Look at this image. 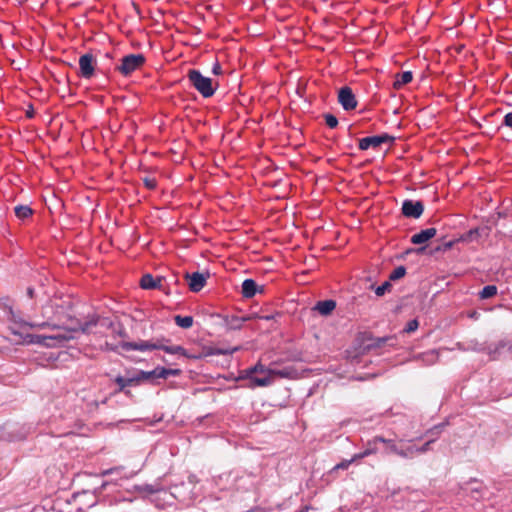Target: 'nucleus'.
<instances>
[{"label":"nucleus","instance_id":"nucleus-25","mask_svg":"<svg viewBox=\"0 0 512 512\" xmlns=\"http://www.w3.org/2000/svg\"><path fill=\"white\" fill-rule=\"evenodd\" d=\"M174 321L175 323L181 327V328H184V329H189L192 327L193 325V317L192 316H181V315H176L174 317Z\"/></svg>","mask_w":512,"mask_h":512},{"label":"nucleus","instance_id":"nucleus-1","mask_svg":"<svg viewBox=\"0 0 512 512\" xmlns=\"http://www.w3.org/2000/svg\"><path fill=\"white\" fill-rule=\"evenodd\" d=\"M55 318L53 322L34 323V327L51 326L58 332L51 335L34 334V344H42L46 346H55L65 341H69L76 337V333H88L93 326L100 324L101 326L113 327L112 322L101 320L96 315H91L85 322L80 321L74 315L72 303L69 299L54 297Z\"/></svg>","mask_w":512,"mask_h":512},{"label":"nucleus","instance_id":"nucleus-32","mask_svg":"<svg viewBox=\"0 0 512 512\" xmlns=\"http://www.w3.org/2000/svg\"><path fill=\"white\" fill-rule=\"evenodd\" d=\"M181 373L179 369H170V368H164L160 367V377L163 379H166L168 376H177Z\"/></svg>","mask_w":512,"mask_h":512},{"label":"nucleus","instance_id":"nucleus-30","mask_svg":"<svg viewBox=\"0 0 512 512\" xmlns=\"http://www.w3.org/2000/svg\"><path fill=\"white\" fill-rule=\"evenodd\" d=\"M406 274V268L404 266H398L396 267L390 274L389 280L395 281L398 279H401Z\"/></svg>","mask_w":512,"mask_h":512},{"label":"nucleus","instance_id":"nucleus-14","mask_svg":"<svg viewBox=\"0 0 512 512\" xmlns=\"http://www.w3.org/2000/svg\"><path fill=\"white\" fill-rule=\"evenodd\" d=\"M160 367L155 368L152 371H135L134 377L137 379V385L141 384L142 382L152 380L154 378H161L160 375Z\"/></svg>","mask_w":512,"mask_h":512},{"label":"nucleus","instance_id":"nucleus-5","mask_svg":"<svg viewBox=\"0 0 512 512\" xmlns=\"http://www.w3.org/2000/svg\"><path fill=\"white\" fill-rule=\"evenodd\" d=\"M145 63V57L142 54H129L121 59V64L117 70L124 76H128L134 71L140 69Z\"/></svg>","mask_w":512,"mask_h":512},{"label":"nucleus","instance_id":"nucleus-27","mask_svg":"<svg viewBox=\"0 0 512 512\" xmlns=\"http://www.w3.org/2000/svg\"><path fill=\"white\" fill-rule=\"evenodd\" d=\"M497 294V287L495 285L485 286L479 293L481 299H488Z\"/></svg>","mask_w":512,"mask_h":512},{"label":"nucleus","instance_id":"nucleus-17","mask_svg":"<svg viewBox=\"0 0 512 512\" xmlns=\"http://www.w3.org/2000/svg\"><path fill=\"white\" fill-rule=\"evenodd\" d=\"M336 308L334 300H324L316 303L314 310L318 311L321 315L327 316Z\"/></svg>","mask_w":512,"mask_h":512},{"label":"nucleus","instance_id":"nucleus-4","mask_svg":"<svg viewBox=\"0 0 512 512\" xmlns=\"http://www.w3.org/2000/svg\"><path fill=\"white\" fill-rule=\"evenodd\" d=\"M187 78L191 85L204 97H212L218 87V82L209 77H205L200 71L191 69L187 73Z\"/></svg>","mask_w":512,"mask_h":512},{"label":"nucleus","instance_id":"nucleus-33","mask_svg":"<svg viewBox=\"0 0 512 512\" xmlns=\"http://www.w3.org/2000/svg\"><path fill=\"white\" fill-rule=\"evenodd\" d=\"M324 118H325V123H326V125L329 128L334 129V128L337 127L338 119L334 115H332V114H325Z\"/></svg>","mask_w":512,"mask_h":512},{"label":"nucleus","instance_id":"nucleus-6","mask_svg":"<svg viewBox=\"0 0 512 512\" xmlns=\"http://www.w3.org/2000/svg\"><path fill=\"white\" fill-rule=\"evenodd\" d=\"M394 140H395V137L390 136L389 134H386V133L381 134V135L364 137L359 140V149L367 150L370 147L377 148L384 143H393Z\"/></svg>","mask_w":512,"mask_h":512},{"label":"nucleus","instance_id":"nucleus-13","mask_svg":"<svg viewBox=\"0 0 512 512\" xmlns=\"http://www.w3.org/2000/svg\"><path fill=\"white\" fill-rule=\"evenodd\" d=\"M437 233V230L435 228H428L425 230H421L419 233L414 234L411 237V242L413 244H423L433 238Z\"/></svg>","mask_w":512,"mask_h":512},{"label":"nucleus","instance_id":"nucleus-9","mask_svg":"<svg viewBox=\"0 0 512 512\" xmlns=\"http://www.w3.org/2000/svg\"><path fill=\"white\" fill-rule=\"evenodd\" d=\"M118 386L116 392H124L126 395H131V391L126 388L129 386H137V379H135L134 374L130 373V370L127 371V376L123 377L121 375H117L112 379Z\"/></svg>","mask_w":512,"mask_h":512},{"label":"nucleus","instance_id":"nucleus-24","mask_svg":"<svg viewBox=\"0 0 512 512\" xmlns=\"http://www.w3.org/2000/svg\"><path fill=\"white\" fill-rule=\"evenodd\" d=\"M164 490L163 486L159 482L154 484H143L138 486V491L146 494H155Z\"/></svg>","mask_w":512,"mask_h":512},{"label":"nucleus","instance_id":"nucleus-44","mask_svg":"<svg viewBox=\"0 0 512 512\" xmlns=\"http://www.w3.org/2000/svg\"><path fill=\"white\" fill-rule=\"evenodd\" d=\"M212 72L213 74L215 75H220L222 73V68L220 66L219 63H216L214 66H213V69H212Z\"/></svg>","mask_w":512,"mask_h":512},{"label":"nucleus","instance_id":"nucleus-22","mask_svg":"<svg viewBox=\"0 0 512 512\" xmlns=\"http://www.w3.org/2000/svg\"><path fill=\"white\" fill-rule=\"evenodd\" d=\"M55 309L54 298L50 299L49 303L42 307V314L46 319L45 322H53V319L55 318Z\"/></svg>","mask_w":512,"mask_h":512},{"label":"nucleus","instance_id":"nucleus-51","mask_svg":"<svg viewBox=\"0 0 512 512\" xmlns=\"http://www.w3.org/2000/svg\"><path fill=\"white\" fill-rule=\"evenodd\" d=\"M25 436H26L25 434H22L20 436H16L14 439L20 440V439L24 438Z\"/></svg>","mask_w":512,"mask_h":512},{"label":"nucleus","instance_id":"nucleus-20","mask_svg":"<svg viewBox=\"0 0 512 512\" xmlns=\"http://www.w3.org/2000/svg\"><path fill=\"white\" fill-rule=\"evenodd\" d=\"M413 79V75L411 71H405L403 73H399L396 75V80L394 82V88L399 89L403 85L410 83Z\"/></svg>","mask_w":512,"mask_h":512},{"label":"nucleus","instance_id":"nucleus-15","mask_svg":"<svg viewBox=\"0 0 512 512\" xmlns=\"http://www.w3.org/2000/svg\"><path fill=\"white\" fill-rule=\"evenodd\" d=\"M162 278H154L151 274H145L140 279V286L143 289L162 288Z\"/></svg>","mask_w":512,"mask_h":512},{"label":"nucleus","instance_id":"nucleus-40","mask_svg":"<svg viewBox=\"0 0 512 512\" xmlns=\"http://www.w3.org/2000/svg\"><path fill=\"white\" fill-rule=\"evenodd\" d=\"M118 345H114L106 341L100 349L103 351H117Z\"/></svg>","mask_w":512,"mask_h":512},{"label":"nucleus","instance_id":"nucleus-2","mask_svg":"<svg viewBox=\"0 0 512 512\" xmlns=\"http://www.w3.org/2000/svg\"><path fill=\"white\" fill-rule=\"evenodd\" d=\"M9 330L11 336L9 340L15 344L32 343V324L23 319L19 312L10 309V325Z\"/></svg>","mask_w":512,"mask_h":512},{"label":"nucleus","instance_id":"nucleus-19","mask_svg":"<svg viewBox=\"0 0 512 512\" xmlns=\"http://www.w3.org/2000/svg\"><path fill=\"white\" fill-rule=\"evenodd\" d=\"M268 374L272 377V381L275 377L292 379L296 375V370L292 368L270 369Z\"/></svg>","mask_w":512,"mask_h":512},{"label":"nucleus","instance_id":"nucleus-46","mask_svg":"<svg viewBox=\"0 0 512 512\" xmlns=\"http://www.w3.org/2000/svg\"><path fill=\"white\" fill-rule=\"evenodd\" d=\"M26 115L28 118H32V103L27 105Z\"/></svg>","mask_w":512,"mask_h":512},{"label":"nucleus","instance_id":"nucleus-39","mask_svg":"<svg viewBox=\"0 0 512 512\" xmlns=\"http://www.w3.org/2000/svg\"><path fill=\"white\" fill-rule=\"evenodd\" d=\"M355 461L356 460L354 459V456H353L350 460H344L341 463L337 464L333 469L334 470L347 469Z\"/></svg>","mask_w":512,"mask_h":512},{"label":"nucleus","instance_id":"nucleus-21","mask_svg":"<svg viewBox=\"0 0 512 512\" xmlns=\"http://www.w3.org/2000/svg\"><path fill=\"white\" fill-rule=\"evenodd\" d=\"M249 379H250L249 387H251V388L256 387V386L265 387V386H269L270 384H272V377L269 374H267L264 377L250 376Z\"/></svg>","mask_w":512,"mask_h":512},{"label":"nucleus","instance_id":"nucleus-47","mask_svg":"<svg viewBox=\"0 0 512 512\" xmlns=\"http://www.w3.org/2000/svg\"><path fill=\"white\" fill-rule=\"evenodd\" d=\"M44 281H46V282L49 281V277L45 273L41 274V278L39 279V282L41 283V285H44Z\"/></svg>","mask_w":512,"mask_h":512},{"label":"nucleus","instance_id":"nucleus-31","mask_svg":"<svg viewBox=\"0 0 512 512\" xmlns=\"http://www.w3.org/2000/svg\"><path fill=\"white\" fill-rule=\"evenodd\" d=\"M268 370L264 365L258 363L254 367L245 370L247 377H250L254 373H265L268 374Z\"/></svg>","mask_w":512,"mask_h":512},{"label":"nucleus","instance_id":"nucleus-3","mask_svg":"<svg viewBox=\"0 0 512 512\" xmlns=\"http://www.w3.org/2000/svg\"><path fill=\"white\" fill-rule=\"evenodd\" d=\"M119 346L126 351H152V350H163L169 354H180L187 356L186 350L179 345L166 346L153 341L140 340L138 342H126L123 341Z\"/></svg>","mask_w":512,"mask_h":512},{"label":"nucleus","instance_id":"nucleus-16","mask_svg":"<svg viewBox=\"0 0 512 512\" xmlns=\"http://www.w3.org/2000/svg\"><path fill=\"white\" fill-rule=\"evenodd\" d=\"M258 291V285L253 279H245L242 283V295L245 298H252Z\"/></svg>","mask_w":512,"mask_h":512},{"label":"nucleus","instance_id":"nucleus-12","mask_svg":"<svg viewBox=\"0 0 512 512\" xmlns=\"http://www.w3.org/2000/svg\"><path fill=\"white\" fill-rule=\"evenodd\" d=\"M377 443H383L387 446V453L395 454V455H405L404 453L400 452V448L397 446V444L391 440L386 439L382 436H375L372 440L369 441V446L377 445Z\"/></svg>","mask_w":512,"mask_h":512},{"label":"nucleus","instance_id":"nucleus-49","mask_svg":"<svg viewBox=\"0 0 512 512\" xmlns=\"http://www.w3.org/2000/svg\"><path fill=\"white\" fill-rule=\"evenodd\" d=\"M27 295L32 298V287L27 288Z\"/></svg>","mask_w":512,"mask_h":512},{"label":"nucleus","instance_id":"nucleus-35","mask_svg":"<svg viewBox=\"0 0 512 512\" xmlns=\"http://www.w3.org/2000/svg\"><path fill=\"white\" fill-rule=\"evenodd\" d=\"M418 327H419L418 320L417 319H413V320H410L406 324L403 332H405V333H412V332L416 331L418 329Z\"/></svg>","mask_w":512,"mask_h":512},{"label":"nucleus","instance_id":"nucleus-41","mask_svg":"<svg viewBox=\"0 0 512 512\" xmlns=\"http://www.w3.org/2000/svg\"><path fill=\"white\" fill-rule=\"evenodd\" d=\"M432 442H433V440H429L423 446L418 447L416 449L417 453L423 454V453L427 452L430 449V445H431Z\"/></svg>","mask_w":512,"mask_h":512},{"label":"nucleus","instance_id":"nucleus-8","mask_svg":"<svg viewBox=\"0 0 512 512\" xmlns=\"http://www.w3.org/2000/svg\"><path fill=\"white\" fill-rule=\"evenodd\" d=\"M338 102L341 104L344 110L349 111L357 107V100L353 91L350 87L345 86L339 90Z\"/></svg>","mask_w":512,"mask_h":512},{"label":"nucleus","instance_id":"nucleus-50","mask_svg":"<svg viewBox=\"0 0 512 512\" xmlns=\"http://www.w3.org/2000/svg\"><path fill=\"white\" fill-rule=\"evenodd\" d=\"M454 242H448L445 244V248H451Z\"/></svg>","mask_w":512,"mask_h":512},{"label":"nucleus","instance_id":"nucleus-36","mask_svg":"<svg viewBox=\"0 0 512 512\" xmlns=\"http://www.w3.org/2000/svg\"><path fill=\"white\" fill-rule=\"evenodd\" d=\"M416 449H417V447H414V446H408L404 449L400 448V452L404 453L405 455H399V456L402 458H411V457H413V455L415 453H417Z\"/></svg>","mask_w":512,"mask_h":512},{"label":"nucleus","instance_id":"nucleus-34","mask_svg":"<svg viewBox=\"0 0 512 512\" xmlns=\"http://www.w3.org/2000/svg\"><path fill=\"white\" fill-rule=\"evenodd\" d=\"M392 287L390 281H385L382 285L378 286L375 290L377 296H383L386 291H389Z\"/></svg>","mask_w":512,"mask_h":512},{"label":"nucleus","instance_id":"nucleus-29","mask_svg":"<svg viewBox=\"0 0 512 512\" xmlns=\"http://www.w3.org/2000/svg\"><path fill=\"white\" fill-rule=\"evenodd\" d=\"M367 446L368 447L363 452H360V453L354 455L355 460L365 458L369 455L375 454L378 451L377 445L369 446V443H368Z\"/></svg>","mask_w":512,"mask_h":512},{"label":"nucleus","instance_id":"nucleus-23","mask_svg":"<svg viewBox=\"0 0 512 512\" xmlns=\"http://www.w3.org/2000/svg\"><path fill=\"white\" fill-rule=\"evenodd\" d=\"M419 358L426 364V365H433L438 362L439 360V354L436 350H430L427 352L422 353L419 355Z\"/></svg>","mask_w":512,"mask_h":512},{"label":"nucleus","instance_id":"nucleus-45","mask_svg":"<svg viewBox=\"0 0 512 512\" xmlns=\"http://www.w3.org/2000/svg\"><path fill=\"white\" fill-rule=\"evenodd\" d=\"M253 319H259V320H271L273 319L272 315H266V316H259V315H252Z\"/></svg>","mask_w":512,"mask_h":512},{"label":"nucleus","instance_id":"nucleus-10","mask_svg":"<svg viewBox=\"0 0 512 512\" xmlns=\"http://www.w3.org/2000/svg\"><path fill=\"white\" fill-rule=\"evenodd\" d=\"M184 277L187 280L188 286L192 292H199L202 290L207 281V277L200 272H194L192 274L185 273Z\"/></svg>","mask_w":512,"mask_h":512},{"label":"nucleus","instance_id":"nucleus-38","mask_svg":"<svg viewBox=\"0 0 512 512\" xmlns=\"http://www.w3.org/2000/svg\"><path fill=\"white\" fill-rule=\"evenodd\" d=\"M479 235V230L478 229H472L470 231H468L463 237H462V240L463 241H472L475 237H477Z\"/></svg>","mask_w":512,"mask_h":512},{"label":"nucleus","instance_id":"nucleus-28","mask_svg":"<svg viewBox=\"0 0 512 512\" xmlns=\"http://www.w3.org/2000/svg\"><path fill=\"white\" fill-rule=\"evenodd\" d=\"M15 214L20 219L27 218L32 215V208L30 206H17L15 207Z\"/></svg>","mask_w":512,"mask_h":512},{"label":"nucleus","instance_id":"nucleus-7","mask_svg":"<svg viewBox=\"0 0 512 512\" xmlns=\"http://www.w3.org/2000/svg\"><path fill=\"white\" fill-rule=\"evenodd\" d=\"M401 210L405 217L418 219L424 212V205L421 201L405 200Z\"/></svg>","mask_w":512,"mask_h":512},{"label":"nucleus","instance_id":"nucleus-48","mask_svg":"<svg viewBox=\"0 0 512 512\" xmlns=\"http://www.w3.org/2000/svg\"><path fill=\"white\" fill-rule=\"evenodd\" d=\"M118 335L120 337H125L126 336V333H125V330L123 328H120L118 331H117Z\"/></svg>","mask_w":512,"mask_h":512},{"label":"nucleus","instance_id":"nucleus-43","mask_svg":"<svg viewBox=\"0 0 512 512\" xmlns=\"http://www.w3.org/2000/svg\"><path fill=\"white\" fill-rule=\"evenodd\" d=\"M120 470H122L121 467H115V468L107 469V470H104L102 472V476L113 474V473L119 472Z\"/></svg>","mask_w":512,"mask_h":512},{"label":"nucleus","instance_id":"nucleus-26","mask_svg":"<svg viewBox=\"0 0 512 512\" xmlns=\"http://www.w3.org/2000/svg\"><path fill=\"white\" fill-rule=\"evenodd\" d=\"M396 344V337L395 336H386V337H380L375 339L374 347H383L385 345L394 346Z\"/></svg>","mask_w":512,"mask_h":512},{"label":"nucleus","instance_id":"nucleus-42","mask_svg":"<svg viewBox=\"0 0 512 512\" xmlns=\"http://www.w3.org/2000/svg\"><path fill=\"white\" fill-rule=\"evenodd\" d=\"M504 125L512 129V112L507 113L504 117Z\"/></svg>","mask_w":512,"mask_h":512},{"label":"nucleus","instance_id":"nucleus-52","mask_svg":"<svg viewBox=\"0 0 512 512\" xmlns=\"http://www.w3.org/2000/svg\"><path fill=\"white\" fill-rule=\"evenodd\" d=\"M424 249H425V247H421V248H419V249L417 250V252H418V253H419V252H422V251H424Z\"/></svg>","mask_w":512,"mask_h":512},{"label":"nucleus","instance_id":"nucleus-11","mask_svg":"<svg viewBox=\"0 0 512 512\" xmlns=\"http://www.w3.org/2000/svg\"><path fill=\"white\" fill-rule=\"evenodd\" d=\"M80 74L82 77L89 79L94 74V57L92 54L86 53L79 58Z\"/></svg>","mask_w":512,"mask_h":512},{"label":"nucleus","instance_id":"nucleus-37","mask_svg":"<svg viewBox=\"0 0 512 512\" xmlns=\"http://www.w3.org/2000/svg\"><path fill=\"white\" fill-rule=\"evenodd\" d=\"M143 183L149 190H154L157 187V180L153 177H144Z\"/></svg>","mask_w":512,"mask_h":512},{"label":"nucleus","instance_id":"nucleus-18","mask_svg":"<svg viewBox=\"0 0 512 512\" xmlns=\"http://www.w3.org/2000/svg\"><path fill=\"white\" fill-rule=\"evenodd\" d=\"M252 316H246V317H238V316H231L226 319V324L229 329L231 330H239L243 327L244 322L252 320Z\"/></svg>","mask_w":512,"mask_h":512}]
</instances>
